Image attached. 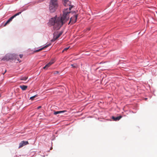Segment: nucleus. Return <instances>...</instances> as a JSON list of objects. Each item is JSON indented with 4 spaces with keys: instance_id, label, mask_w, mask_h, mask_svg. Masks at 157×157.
<instances>
[{
    "instance_id": "1",
    "label": "nucleus",
    "mask_w": 157,
    "mask_h": 157,
    "mask_svg": "<svg viewBox=\"0 0 157 157\" xmlns=\"http://www.w3.org/2000/svg\"><path fill=\"white\" fill-rule=\"evenodd\" d=\"M68 10L67 9L63 11V15L61 17H54L50 20L49 24L52 25H54L56 30L59 29L64 23L69 20V17L68 16V13L69 12Z\"/></svg>"
},
{
    "instance_id": "2",
    "label": "nucleus",
    "mask_w": 157,
    "mask_h": 157,
    "mask_svg": "<svg viewBox=\"0 0 157 157\" xmlns=\"http://www.w3.org/2000/svg\"><path fill=\"white\" fill-rule=\"evenodd\" d=\"M58 4L56 0H51L49 5L50 12L51 13L54 12L57 9Z\"/></svg>"
},
{
    "instance_id": "3",
    "label": "nucleus",
    "mask_w": 157,
    "mask_h": 157,
    "mask_svg": "<svg viewBox=\"0 0 157 157\" xmlns=\"http://www.w3.org/2000/svg\"><path fill=\"white\" fill-rule=\"evenodd\" d=\"M63 4L65 6H69V8H66L64 9V10H63V11H64L66 9H67L68 10V11L69 12H68V16H69V14L70 13H75V11H74L73 12H71L70 11L71 10V8L73 7V6H71V2L69 1L68 0H64V2Z\"/></svg>"
},
{
    "instance_id": "4",
    "label": "nucleus",
    "mask_w": 157,
    "mask_h": 157,
    "mask_svg": "<svg viewBox=\"0 0 157 157\" xmlns=\"http://www.w3.org/2000/svg\"><path fill=\"white\" fill-rule=\"evenodd\" d=\"M78 17L77 14H74L73 17H71L70 18V20L68 23L69 24L71 23L72 24L74 23L76 21Z\"/></svg>"
},
{
    "instance_id": "5",
    "label": "nucleus",
    "mask_w": 157,
    "mask_h": 157,
    "mask_svg": "<svg viewBox=\"0 0 157 157\" xmlns=\"http://www.w3.org/2000/svg\"><path fill=\"white\" fill-rule=\"evenodd\" d=\"M21 13V12H19V13H18L15 15H14L13 16L11 17H10L6 22L5 24L4 25V26H5L6 25L9 23L10 21H12L13 19L16 16L19 15Z\"/></svg>"
},
{
    "instance_id": "6",
    "label": "nucleus",
    "mask_w": 157,
    "mask_h": 157,
    "mask_svg": "<svg viewBox=\"0 0 157 157\" xmlns=\"http://www.w3.org/2000/svg\"><path fill=\"white\" fill-rule=\"evenodd\" d=\"M28 144H29V142L28 141H22L19 144V148H20L23 146Z\"/></svg>"
},
{
    "instance_id": "7",
    "label": "nucleus",
    "mask_w": 157,
    "mask_h": 157,
    "mask_svg": "<svg viewBox=\"0 0 157 157\" xmlns=\"http://www.w3.org/2000/svg\"><path fill=\"white\" fill-rule=\"evenodd\" d=\"M51 45V44L50 43L49 44H47V45H46V46H44V47L42 48H40L38 50H36L35 51H34V52H40V51L44 49L45 48H47L48 47V46H50Z\"/></svg>"
},
{
    "instance_id": "8",
    "label": "nucleus",
    "mask_w": 157,
    "mask_h": 157,
    "mask_svg": "<svg viewBox=\"0 0 157 157\" xmlns=\"http://www.w3.org/2000/svg\"><path fill=\"white\" fill-rule=\"evenodd\" d=\"M122 117V116H119L115 117H114L113 116L112 117V119L114 121H119L120 119Z\"/></svg>"
},
{
    "instance_id": "9",
    "label": "nucleus",
    "mask_w": 157,
    "mask_h": 157,
    "mask_svg": "<svg viewBox=\"0 0 157 157\" xmlns=\"http://www.w3.org/2000/svg\"><path fill=\"white\" fill-rule=\"evenodd\" d=\"M20 87L23 90H25L28 88V86L25 85H20Z\"/></svg>"
},
{
    "instance_id": "10",
    "label": "nucleus",
    "mask_w": 157,
    "mask_h": 157,
    "mask_svg": "<svg viewBox=\"0 0 157 157\" xmlns=\"http://www.w3.org/2000/svg\"><path fill=\"white\" fill-rule=\"evenodd\" d=\"M66 111V110L61 111H57L55 112L54 113V114L55 115H57L59 113H64Z\"/></svg>"
},
{
    "instance_id": "11",
    "label": "nucleus",
    "mask_w": 157,
    "mask_h": 157,
    "mask_svg": "<svg viewBox=\"0 0 157 157\" xmlns=\"http://www.w3.org/2000/svg\"><path fill=\"white\" fill-rule=\"evenodd\" d=\"M59 37V35H54V36L53 39L52 40V41H54Z\"/></svg>"
},
{
    "instance_id": "12",
    "label": "nucleus",
    "mask_w": 157,
    "mask_h": 157,
    "mask_svg": "<svg viewBox=\"0 0 157 157\" xmlns=\"http://www.w3.org/2000/svg\"><path fill=\"white\" fill-rule=\"evenodd\" d=\"M27 78H28V77L25 76V77H21V78H20V80H21L25 81Z\"/></svg>"
},
{
    "instance_id": "13",
    "label": "nucleus",
    "mask_w": 157,
    "mask_h": 157,
    "mask_svg": "<svg viewBox=\"0 0 157 157\" xmlns=\"http://www.w3.org/2000/svg\"><path fill=\"white\" fill-rule=\"evenodd\" d=\"M54 63V62L53 61H51L49 62L47 64L48 65V66L49 67L51 65H52Z\"/></svg>"
},
{
    "instance_id": "14",
    "label": "nucleus",
    "mask_w": 157,
    "mask_h": 157,
    "mask_svg": "<svg viewBox=\"0 0 157 157\" xmlns=\"http://www.w3.org/2000/svg\"><path fill=\"white\" fill-rule=\"evenodd\" d=\"M37 96V95H34V96H33L31 97L30 98V99H31L32 100H33V99L34 98H35V97H36Z\"/></svg>"
},
{
    "instance_id": "15",
    "label": "nucleus",
    "mask_w": 157,
    "mask_h": 157,
    "mask_svg": "<svg viewBox=\"0 0 157 157\" xmlns=\"http://www.w3.org/2000/svg\"><path fill=\"white\" fill-rule=\"evenodd\" d=\"M49 67L47 64L44 67L43 69H47Z\"/></svg>"
},
{
    "instance_id": "16",
    "label": "nucleus",
    "mask_w": 157,
    "mask_h": 157,
    "mask_svg": "<svg viewBox=\"0 0 157 157\" xmlns=\"http://www.w3.org/2000/svg\"><path fill=\"white\" fill-rule=\"evenodd\" d=\"M71 66L74 68H76V67H77V65H76V64H71Z\"/></svg>"
},
{
    "instance_id": "17",
    "label": "nucleus",
    "mask_w": 157,
    "mask_h": 157,
    "mask_svg": "<svg viewBox=\"0 0 157 157\" xmlns=\"http://www.w3.org/2000/svg\"><path fill=\"white\" fill-rule=\"evenodd\" d=\"M69 47H68V48H65L63 51H62V52H64V51H66L67 50H68L69 48Z\"/></svg>"
},
{
    "instance_id": "18",
    "label": "nucleus",
    "mask_w": 157,
    "mask_h": 157,
    "mask_svg": "<svg viewBox=\"0 0 157 157\" xmlns=\"http://www.w3.org/2000/svg\"><path fill=\"white\" fill-rule=\"evenodd\" d=\"M19 56L20 58H22L23 56V55L22 54H20L19 55Z\"/></svg>"
},
{
    "instance_id": "19",
    "label": "nucleus",
    "mask_w": 157,
    "mask_h": 157,
    "mask_svg": "<svg viewBox=\"0 0 157 157\" xmlns=\"http://www.w3.org/2000/svg\"><path fill=\"white\" fill-rule=\"evenodd\" d=\"M62 34V33H59V34H58V35H59V36L60 37V36Z\"/></svg>"
},
{
    "instance_id": "20",
    "label": "nucleus",
    "mask_w": 157,
    "mask_h": 157,
    "mask_svg": "<svg viewBox=\"0 0 157 157\" xmlns=\"http://www.w3.org/2000/svg\"><path fill=\"white\" fill-rule=\"evenodd\" d=\"M41 108V106H38V107H37V109H40V108Z\"/></svg>"
},
{
    "instance_id": "21",
    "label": "nucleus",
    "mask_w": 157,
    "mask_h": 157,
    "mask_svg": "<svg viewBox=\"0 0 157 157\" xmlns=\"http://www.w3.org/2000/svg\"><path fill=\"white\" fill-rule=\"evenodd\" d=\"M17 61H19V62H20L21 61H20V59H17Z\"/></svg>"
},
{
    "instance_id": "22",
    "label": "nucleus",
    "mask_w": 157,
    "mask_h": 157,
    "mask_svg": "<svg viewBox=\"0 0 157 157\" xmlns=\"http://www.w3.org/2000/svg\"><path fill=\"white\" fill-rule=\"evenodd\" d=\"M6 71H7L6 70H5V71L4 72H5V73H6Z\"/></svg>"
},
{
    "instance_id": "23",
    "label": "nucleus",
    "mask_w": 157,
    "mask_h": 157,
    "mask_svg": "<svg viewBox=\"0 0 157 157\" xmlns=\"http://www.w3.org/2000/svg\"><path fill=\"white\" fill-rule=\"evenodd\" d=\"M5 72H3V73H2V74L3 75H4V74H5Z\"/></svg>"
}]
</instances>
